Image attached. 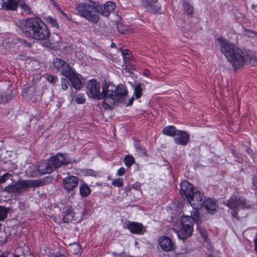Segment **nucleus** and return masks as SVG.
<instances>
[{
  "label": "nucleus",
  "mask_w": 257,
  "mask_h": 257,
  "mask_svg": "<svg viewBox=\"0 0 257 257\" xmlns=\"http://www.w3.org/2000/svg\"><path fill=\"white\" fill-rule=\"evenodd\" d=\"M203 205L208 213H213L216 211V204L215 202L211 198L203 200Z\"/></svg>",
  "instance_id": "393cba45"
},
{
  "label": "nucleus",
  "mask_w": 257,
  "mask_h": 257,
  "mask_svg": "<svg viewBox=\"0 0 257 257\" xmlns=\"http://www.w3.org/2000/svg\"><path fill=\"white\" fill-rule=\"evenodd\" d=\"M182 6L183 7L184 11L188 15H192L193 14V12H194V9H193V7L192 6L189 4L186 1H183Z\"/></svg>",
  "instance_id": "7c9ffc66"
},
{
  "label": "nucleus",
  "mask_w": 257,
  "mask_h": 257,
  "mask_svg": "<svg viewBox=\"0 0 257 257\" xmlns=\"http://www.w3.org/2000/svg\"><path fill=\"white\" fill-rule=\"evenodd\" d=\"M112 184L115 187H122L123 186V179L118 178L114 180Z\"/></svg>",
  "instance_id": "ea45409f"
},
{
  "label": "nucleus",
  "mask_w": 257,
  "mask_h": 257,
  "mask_svg": "<svg viewBox=\"0 0 257 257\" xmlns=\"http://www.w3.org/2000/svg\"><path fill=\"white\" fill-rule=\"evenodd\" d=\"M87 88V93L90 97L97 100H101L100 84L96 80L93 79L89 80Z\"/></svg>",
  "instance_id": "1a4fd4ad"
},
{
  "label": "nucleus",
  "mask_w": 257,
  "mask_h": 257,
  "mask_svg": "<svg viewBox=\"0 0 257 257\" xmlns=\"http://www.w3.org/2000/svg\"><path fill=\"white\" fill-rule=\"evenodd\" d=\"M12 96L6 92L0 93V104L9 102L12 99Z\"/></svg>",
  "instance_id": "c756f323"
},
{
  "label": "nucleus",
  "mask_w": 257,
  "mask_h": 257,
  "mask_svg": "<svg viewBox=\"0 0 257 257\" xmlns=\"http://www.w3.org/2000/svg\"><path fill=\"white\" fill-rule=\"evenodd\" d=\"M175 136L174 141L177 145L185 146L189 141L190 135L183 131L178 130Z\"/></svg>",
  "instance_id": "a211bd4d"
},
{
  "label": "nucleus",
  "mask_w": 257,
  "mask_h": 257,
  "mask_svg": "<svg viewBox=\"0 0 257 257\" xmlns=\"http://www.w3.org/2000/svg\"><path fill=\"white\" fill-rule=\"evenodd\" d=\"M253 241L254 243V250L257 252V239H254Z\"/></svg>",
  "instance_id": "6e6d98bb"
},
{
  "label": "nucleus",
  "mask_w": 257,
  "mask_h": 257,
  "mask_svg": "<svg viewBox=\"0 0 257 257\" xmlns=\"http://www.w3.org/2000/svg\"><path fill=\"white\" fill-rule=\"evenodd\" d=\"M199 229V231H200V233L202 235V236L206 235V232L205 230H204L203 229Z\"/></svg>",
  "instance_id": "5fc2aeb1"
},
{
  "label": "nucleus",
  "mask_w": 257,
  "mask_h": 257,
  "mask_svg": "<svg viewBox=\"0 0 257 257\" xmlns=\"http://www.w3.org/2000/svg\"><path fill=\"white\" fill-rule=\"evenodd\" d=\"M54 68L60 72L61 74L65 76L72 68L65 61L61 58H56L53 60Z\"/></svg>",
  "instance_id": "9b49d317"
},
{
  "label": "nucleus",
  "mask_w": 257,
  "mask_h": 257,
  "mask_svg": "<svg viewBox=\"0 0 257 257\" xmlns=\"http://www.w3.org/2000/svg\"><path fill=\"white\" fill-rule=\"evenodd\" d=\"M78 178L75 176H69L65 177L63 180L64 190L67 193L72 191L78 184Z\"/></svg>",
  "instance_id": "4468645a"
},
{
  "label": "nucleus",
  "mask_w": 257,
  "mask_h": 257,
  "mask_svg": "<svg viewBox=\"0 0 257 257\" xmlns=\"http://www.w3.org/2000/svg\"><path fill=\"white\" fill-rule=\"evenodd\" d=\"M141 2L142 6L152 13H159L161 10V6L157 0H139Z\"/></svg>",
  "instance_id": "2eb2a0df"
},
{
  "label": "nucleus",
  "mask_w": 257,
  "mask_h": 257,
  "mask_svg": "<svg viewBox=\"0 0 257 257\" xmlns=\"http://www.w3.org/2000/svg\"><path fill=\"white\" fill-rule=\"evenodd\" d=\"M90 2V4L80 3L77 5L76 10L81 16L89 22L96 24L99 20V15L98 14L99 5L91 1Z\"/></svg>",
  "instance_id": "20e7f679"
},
{
  "label": "nucleus",
  "mask_w": 257,
  "mask_h": 257,
  "mask_svg": "<svg viewBox=\"0 0 257 257\" xmlns=\"http://www.w3.org/2000/svg\"><path fill=\"white\" fill-rule=\"evenodd\" d=\"M47 81L53 84H55L58 81V77L53 75H49L47 77Z\"/></svg>",
  "instance_id": "37998d69"
},
{
  "label": "nucleus",
  "mask_w": 257,
  "mask_h": 257,
  "mask_svg": "<svg viewBox=\"0 0 257 257\" xmlns=\"http://www.w3.org/2000/svg\"><path fill=\"white\" fill-rule=\"evenodd\" d=\"M134 101V98L133 97H131L128 102V103L126 104V106H131L132 105V104L133 103V102Z\"/></svg>",
  "instance_id": "603ef678"
},
{
  "label": "nucleus",
  "mask_w": 257,
  "mask_h": 257,
  "mask_svg": "<svg viewBox=\"0 0 257 257\" xmlns=\"http://www.w3.org/2000/svg\"><path fill=\"white\" fill-rule=\"evenodd\" d=\"M54 5L56 7V8H57V9L61 12V14L63 15L66 16V14L65 13H64V12L62 10L60 9V7L58 5L55 4Z\"/></svg>",
  "instance_id": "864d4df0"
},
{
  "label": "nucleus",
  "mask_w": 257,
  "mask_h": 257,
  "mask_svg": "<svg viewBox=\"0 0 257 257\" xmlns=\"http://www.w3.org/2000/svg\"><path fill=\"white\" fill-rule=\"evenodd\" d=\"M73 209L71 206H66L64 208L63 219L64 222L68 223L74 218Z\"/></svg>",
  "instance_id": "5701e85b"
},
{
  "label": "nucleus",
  "mask_w": 257,
  "mask_h": 257,
  "mask_svg": "<svg viewBox=\"0 0 257 257\" xmlns=\"http://www.w3.org/2000/svg\"><path fill=\"white\" fill-rule=\"evenodd\" d=\"M75 101L77 104H83L85 101V99L83 95H78L75 99Z\"/></svg>",
  "instance_id": "a18cd8bd"
},
{
  "label": "nucleus",
  "mask_w": 257,
  "mask_h": 257,
  "mask_svg": "<svg viewBox=\"0 0 257 257\" xmlns=\"http://www.w3.org/2000/svg\"><path fill=\"white\" fill-rule=\"evenodd\" d=\"M224 204L231 209V215L233 217L238 218V213L240 209L250 208V205L246 199L239 195H233L224 202Z\"/></svg>",
  "instance_id": "423d86ee"
},
{
  "label": "nucleus",
  "mask_w": 257,
  "mask_h": 257,
  "mask_svg": "<svg viewBox=\"0 0 257 257\" xmlns=\"http://www.w3.org/2000/svg\"><path fill=\"white\" fill-rule=\"evenodd\" d=\"M117 27L118 32L121 33L127 34L130 32V30H128L126 26L123 25L120 23L117 24Z\"/></svg>",
  "instance_id": "e433bc0d"
},
{
  "label": "nucleus",
  "mask_w": 257,
  "mask_h": 257,
  "mask_svg": "<svg viewBox=\"0 0 257 257\" xmlns=\"http://www.w3.org/2000/svg\"><path fill=\"white\" fill-rule=\"evenodd\" d=\"M80 194L81 196L85 197L88 196L91 192V189L85 183L81 184L79 186Z\"/></svg>",
  "instance_id": "cd10ccee"
},
{
  "label": "nucleus",
  "mask_w": 257,
  "mask_h": 257,
  "mask_svg": "<svg viewBox=\"0 0 257 257\" xmlns=\"http://www.w3.org/2000/svg\"><path fill=\"white\" fill-rule=\"evenodd\" d=\"M141 184L139 182H136L134 184L132 185V188L137 190L141 187Z\"/></svg>",
  "instance_id": "de8ad7c7"
},
{
  "label": "nucleus",
  "mask_w": 257,
  "mask_h": 257,
  "mask_svg": "<svg viewBox=\"0 0 257 257\" xmlns=\"http://www.w3.org/2000/svg\"><path fill=\"white\" fill-rule=\"evenodd\" d=\"M181 227L177 232L179 238L184 240L189 237L193 231V222L188 216H183L181 219Z\"/></svg>",
  "instance_id": "0eeeda50"
},
{
  "label": "nucleus",
  "mask_w": 257,
  "mask_h": 257,
  "mask_svg": "<svg viewBox=\"0 0 257 257\" xmlns=\"http://www.w3.org/2000/svg\"><path fill=\"white\" fill-rule=\"evenodd\" d=\"M116 6L114 3L112 2H107L103 6H99L98 14H101L103 16H108L110 12L114 10Z\"/></svg>",
  "instance_id": "412c9836"
},
{
  "label": "nucleus",
  "mask_w": 257,
  "mask_h": 257,
  "mask_svg": "<svg viewBox=\"0 0 257 257\" xmlns=\"http://www.w3.org/2000/svg\"><path fill=\"white\" fill-rule=\"evenodd\" d=\"M244 35L249 37H253L254 35H257L256 32L248 29H244Z\"/></svg>",
  "instance_id": "c03bdc74"
},
{
  "label": "nucleus",
  "mask_w": 257,
  "mask_h": 257,
  "mask_svg": "<svg viewBox=\"0 0 257 257\" xmlns=\"http://www.w3.org/2000/svg\"><path fill=\"white\" fill-rule=\"evenodd\" d=\"M142 86H144V85L138 84L136 86L135 88L134 95L136 99L140 98L142 96L143 90Z\"/></svg>",
  "instance_id": "72a5a7b5"
},
{
  "label": "nucleus",
  "mask_w": 257,
  "mask_h": 257,
  "mask_svg": "<svg viewBox=\"0 0 257 257\" xmlns=\"http://www.w3.org/2000/svg\"><path fill=\"white\" fill-rule=\"evenodd\" d=\"M54 257H66L64 254H59L56 255Z\"/></svg>",
  "instance_id": "bf43d9fd"
},
{
  "label": "nucleus",
  "mask_w": 257,
  "mask_h": 257,
  "mask_svg": "<svg viewBox=\"0 0 257 257\" xmlns=\"http://www.w3.org/2000/svg\"><path fill=\"white\" fill-rule=\"evenodd\" d=\"M20 32L26 37L39 41H45L51 32L45 23L37 17L23 19L19 27Z\"/></svg>",
  "instance_id": "f257e3e1"
},
{
  "label": "nucleus",
  "mask_w": 257,
  "mask_h": 257,
  "mask_svg": "<svg viewBox=\"0 0 257 257\" xmlns=\"http://www.w3.org/2000/svg\"><path fill=\"white\" fill-rule=\"evenodd\" d=\"M123 160L125 165L127 167H130L135 163V159L134 157L130 155L125 156Z\"/></svg>",
  "instance_id": "c9c22d12"
},
{
  "label": "nucleus",
  "mask_w": 257,
  "mask_h": 257,
  "mask_svg": "<svg viewBox=\"0 0 257 257\" xmlns=\"http://www.w3.org/2000/svg\"><path fill=\"white\" fill-rule=\"evenodd\" d=\"M69 85L70 84L68 80L64 78H62L61 79V86L62 90H67L68 89Z\"/></svg>",
  "instance_id": "4c0bfd02"
},
{
  "label": "nucleus",
  "mask_w": 257,
  "mask_h": 257,
  "mask_svg": "<svg viewBox=\"0 0 257 257\" xmlns=\"http://www.w3.org/2000/svg\"><path fill=\"white\" fill-rule=\"evenodd\" d=\"M47 23L50 24L53 27L58 29L59 28V24L56 18L52 16H48L45 19Z\"/></svg>",
  "instance_id": "473e14b6"
},
{
  "label": "nucleus",
  "mask_w": 257,
  "mask_h": 257,
  "mask_svg": "<svg viewBox=\"0 0 257 257\" xmlns=\"http://www.w3.org/2000/svg\"><path fill=\"white\" fill-rule=\"evenodd\" d=\"M115 47V44H114V43H111V48H114Z\"/></svg>",
  "instance_id": "052dcab7"
},
{
  "label": "nucleus",
  "mask_w": 257,
  "mask_h": 257,
  "mask_svg": "<svg viewBox=\"0 0 257 257\" xmlns=\"http://www.w3.org/2000/svg\"><path fill=\"white\" fill-rule=\"evenodd\" d=\"M124 252H121L119 254H117L116 252H113V254L115 257H119V256H123V257H133L132 256H126L125 255H123Z\"/></svg>",
  "instance_id": "8fccbe9b"
},
{
  "label": "nucleus",
  "mask_w": 257,
  "mask_h": 257,
  "mask_svg": "<svg viewBox=\"0 0 257 257\" xmlns=\"http://www.w3.org/2000/svg\"><path fill=\"white\" fill-rule=\"evenodd\" d=\"M61 43V40L60 36L57 34H54L53 35L51 40H50L49 38L45 41L43 46L52 50H56L60 46Z\"/></svg>",
  "instance_id": "f3484780"
},
{
  "label": "nucleus",
  "mask_w": 257,
  "mask_h": 257,
  "mask_svg": "<svg viewBox=\"0 0 257 257\" xmlns=\"http://www.w3.org/2000/svg\"><path fill=\"white\" fill-rule=\"evenodd\" d=\"M123 59L125 63H129L131 60L132 54L130 50L126 49L121 51Z\"/></svg>",
  "instance_id": "2f4dec72"
},
{
  "label": "nucleus",
  "mask_w": 257,
  "mask_h": 257,
  "mask_svg": "<svg viewBox=\"0 0 257 257\" xmlns=\"http://www.w3.org/2000/svg\"><path fill=\"white\" fill-rule=\"evenodd\" d=\"M193 186L192 184L186 180L182 181L180 184V194L184 199H190V196L192 195L194 191Z\"/></svg>",
  "instance_id": "ddd939ff"
},
{
  "label": "nucleus",
  "mask_w": 257,
  "mask_h": 257,
  "mask_svg": "<svg viewBox=\"0 0 257 257\" xmlns=\"http://www.w3.org/2000/svg\"><path fill=\"white\" fill-rule=\"evenodd\" d=\"M125 172V169L123 168H120L117 171L116 175L118 176H121L124 174Z\"/></svg>",
  "instance_id": "49530a36"
},
{
  "label": "nucleus",
  "mask_w": 257,
  "mask_h": 257,
  "mask_svg": "<svg viewBox=\"0 0 257 257\" xmlns=\"http://www.w3.org/2000/svg\"><path fill=\"white\" fill-rule=\"evenodd\" d=\"M20 0H1L2 8L7 11H17Z\"/></svg>",
  "instance_id": "4be33fe9"
},
{
  "label": "nucleus",
  "mask_w": 257,
  "mask_h": 257,
  "mask_svg": "<svg viewBox=\"0 0 257 257\" xmlns=\"http://www.w3.org/2000/svg\"><path fill=\"white\" fill-rule=\"evenodd\" d=\"M114 86L107 83L105 80L102 84L101 99H103V105L105 108H111L112 105H117V99L114 89Z\"/></svg>",
  "instance_id": "39448f33"
},
{
  "label": "nucleus",
  "mask_w": 257,
  "mask_h": 257,
  "mask_svg": "<svg viewBox=\"0 0 257 257\" xmlns=\"http://www.w3.org/2000/svg\"><path fill=\"white\" fill-rule=\"evenodd\" d=\"M52 181L50 177H46L40 180H30L31 188H36L49 184Z\"/></svg>",
  "instance_id": "b1692460"
},
{
  "label": "nucleus",
  "mask_w": 257,
  "mask_h": 257,
  "mask_svg": "<svg viewBox=\"0 0 257 257\" xmlns=\"http://www.w3.org/2000/svg\"><path fill=\"white\" fill-rule=\"evenodd\" d=\"M22 43L29 47H31L32 46L31 43L27 42L26 40H22Z\"/></svg>",
  "instance_id": "3c124183"
},
{
  "label": "nucleus",
  "mask_w": 257,
  "mask_h": 257,
  "mask_svg": "<svg viewBox=\"0 0 257 257\" xmlns=\"http://www.w3.org/2000/svg\"><path fill=\"white\" fill-rule=\"evenodd\" d=\"M80 74L76 73L75 70L72 69L65 76L71 82L72 86L76 90H79L83 87V85L79 76Z\"/></svg>",
  "instance_id": "f8f14e48"
},
{
  "label": "nucleus",
  "mask_w": 257,
  "mask_h": 257,
  "mask_svg": "<svg viewBox=\"0 0 257 257\" xmlns=\"http://www.w3.org/2000/svg\"><path fill=\"white\" fill-rule=\"evenodd\" d=\"M200 208H193L192 210L191 211V215L190 217L191 221L195 222L197 225L198 228L201 223V220L200 218V213L198 209ZM189 217V216H188Z\"/></svg>",
  "instance_id": "a878e982"
},
{
  "label": "nucleus",
  "mask_w": 257,
  "mask_h": 257,
  "mask_svg": "<svg viewBox=\"0 0 257 257\" xmlns=\"http://www.w3.org/2000/svg\"><path fill=\"white\" fill-rule=\"evenodd\" d=\"M126 228L133 234H143L145 231L143 225L137 222L128 221L126 224Z\"/></svg>",
  "instance_id": "6ab92c4d"
},
{
  "label": "nucleus",
  "mask_w": 257,
  "mask_h": 257,
  "mask_svg": "<svg viewBox=\"0 0 257 257\" xmlns=\"http://www.w3.org/2000/svg\"><path fill=\"white\" fill-rule=\"evenodd\" d=\"M179 130H177L173 125H169L163 128V133L164 135L171 137H175Z\"/></svg>",
  "instance_id": "bb28decb"
},
{
  "label": "nucleus",
  "mask_w": 257,
  "mask_h": 257,
  "mask_svg": "<svg viewBox=\"0 0 257 257\" xmlns=\"http://www.w3.org/2000/svg\"><path fill=\"white\" fill-rule=\"evenodd\" d=\"M115 93L119 103L124 104L127 91L124 85L119 84L116 87H114Z\"/></svg>",
  "instance_id": "aec40b11"
},
{
  "label": "nucleus",
  "mask_w": 257,
  "mask_h": 257,
  "mask_svg": "<svg viewBox=\"0 0 257 257\" xmlns=\"http://www.w3.org/2000/svg\"><path fill=\"white\" fill-rule=\"evenodd\" d=\"M136 150L141 155L146 154V149L139 143H137L135 145Z\"/></svg>",
  "instance_id": "58836bf2"
},
{
  "label": "nucleus",
  "mask_w": 257,
  "mask_h": 257,
  "mask_svg": "<svg viewBox=\"0 0 257 257\" xmlns=\"http://www.w3.org/2000/svg\"><path fill=\"white\" fill-rule=\"evenodd\" d=\"M13 175L9 173H6L0 176V183H5L7 180H9Z\"/></svg>",
  "instance_id": "a19ab883"
},
{
  "label": "nucleus",
  "mask_w": 257,
  "mask_h": 257,
  "mask_svg": "<svg viewBox=\"0 0 257 257\" xmlns=\"http://www.w3.org/2000/svg\"><path fill=\"white\" fill-rule=\"evenodd\" d=\"M144 74L145 76H149L150 74V71L148 70H145L144 71Z\"/></svg>",
  "instance_id": "4d7b16f0"
},
{
  "label": "nucleus",
  "mask_w": 257,
  "mask_h": 257,
  "mask_svg": "<svg viewBox=\"0 0 257 257\" xmlns=\"http://www.w3.org/2000/svg\"><path fill=\"white\" fill-rule=\"evenodd\" d=\"M207 257H215V256L212 254H208V255H207Z\"/></svg>",
  "instance_id": "680f3d73"
},
{
  "label": "nucleus",
  "mask_w": 257,
  "mask_h": 257,
  "mask_svg": "<svg viewBox=\"0 0 257 257\" xmlns=\"http://www.w3.org/2000/svg\"><path fill=\"white\" fill-rule=\"evenodd\" d=\"M231 152L232 154V155L236 158L237 160H239L240 159H242V156L241 155L237 152L236 151L235 149V147H232L231 148ZM237 161V160H236ZM238 162H240L239 161H238Z\"/></svg>",
  "instance_id": "79ce46f5"
},
{
  "label": "nucleus",
  "mask_w": 257,
  "mask_h": 257,
  "mask_svg": "<svg viewBox=\"0 0 257 257\" xmlns=\"http://www.w3.org/2000/svg\"><path fill=\"white\" fill-rule=\"evenodd\" d=\"M217 41L220 43L221 52L234 68H238L243 65L244 53L241 50L224 38H218Z\"/></svg>",
  "instance_id": "f03ea898"
},
{
  "label": "nucleus",
  "mask_w": 257,
  "mask_h": 257,
  "mask_svg": "<svg viewBox=\"0 0 257 257\" xmlns=\"http://www.w3.org/2000/svg\"><path fill=\"white\" fill-rule=\"evenodd\" d=\"M190 196V199L188 198L187 202L192 208H201L203 205V200L205 198L203 193L195 189Z\"/></svg>",
  "instance_id": "9d476101"
},
{
  "label": "nucleus",
  "mask_w": 257,
  "mask_h": 257,
  "mask_svg": "<svg viewBox=\"0 0 257 257\" xmlns=\"http://www.w3.org/2000/svg\"><path fill=\"white\" fill-rule=\"evenodd\" d=\"M29 188H31L30 180H21L15 183L10 184L3 189V190L8 193L20 194Z\"/></svg>",
  "instance_id": "6e6552de"
},
{
  "label": "nucleus",
  "mask_w": 257,
  "mask_h": 257,
  "mask_svg": "<svg viewBox=\"0 0 257 257\" xmlns=\"http://www.w3.org/2000/svg\"><path fill=\"white\" fill-rule=\"evenodd\" d=\"M251 181L252 185L251 189L257 196V174L252 175Z\"/></svg>",
  "instance_id": "f704fd0d"
},
{
  "label": "nucleus",
  "mask_w": 257,
  "mask_h": 257,
  "mask_svg": "<svg viewBox=\"0 0 257 257\" xmlns=\"http://www.w3.org/2000/svg\"><path fill=\"white\" fill-rule=\"evenodd\" d=\"M70 163L71 161L66 155L57 153L46 161L41 162L38 166V170L41 174H50L56 169Z\"/></svg>",
  "instance_id": "7ed1b4c3"
},
{
  "label": "nucleus",
  "mask_w": 257,
  "mask_h": 257,
  "mask_svg": "<svg viewBox=\"0 0 257 257\" xmlns=\"http://www.w3.org/2000/svg\"><path fill=\"white\" fill-rule=\"evenodd\" d=\"M245 148H246V152L251 156H252V157H253V151L252 150V149L248 147H247V146H245Z\"/></svg>",
  "instance_id": "09e8293b"
},
{
  "label": "nucleus",
  "mask_w": 257,
  "mask_h": 257,
  "mask_svg": "<svg viewBox=\"0 0 257 257\" xmlns=\"http://www.w3.org/2000/svg\"><path fill=\"white\" fill-rule=\"evenodd\" d=\"M19 6L26 14L30 15L32 13L31 8L25 3L24 0L20 1Z\"/></svg>",
  "instance_id": "c85d7f7f"
},
{
  "label": "nucleus",
  "mask_w": 257,
  "mask_h": 257,
  "mask_svg": "<svg viewBox=\"0 0 257 257\" xmlns=\"http://www.w3.org/2000/svg\"><path fill=\"white\" fill-rule=\"evenodd\" d=\"M159 243L161 248L166 251L174 250L176 248L174 242L169 237L166 236L160 237L159 239Z\"/></svg>",
  "instance_id": "dca6fc26"
},
{
  "label": "nucleus",
  "mask_w": 257,
  "mask_h": 257,
  "mask_svg": "<svg viewBox=\"0 0 257 257\" xmlns=\"http://www.w3.org/2000/svg\"><path fill=\"white\" fill-rule=\"evenodd\" d=\"M251 8L257 13V4L256 5H252L251 6Z\"/></svg>",
  "instance_id": "13d9d810"
}]
</instances>
